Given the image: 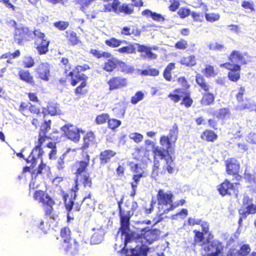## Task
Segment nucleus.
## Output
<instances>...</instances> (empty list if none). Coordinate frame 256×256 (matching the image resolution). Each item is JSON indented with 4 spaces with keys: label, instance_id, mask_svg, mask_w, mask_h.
Instances as JSON below:
<instances>
[{
    "label": "nucleus",
    "instance_id": "1a4fd4ad",
    "mask_svg": "<svg viewBox=\"0 0 256 256\" xmlns=\"http://www.w3.org/2000/svg\"><path fill=\"white\" fill-rule=\"evenodd\" d=\"M168 98L174 103L181 100L180 105L186 108H190L194 104L191 92L190 91H183L180 88H175L173 93L168 95Z\"/></svg>",
    "mask_w": 256,
    "mask_h": 256
},
{
    "label": "nucleus",
    "instance_id": "393cba45",
    "mask_svg": "<svg viewBox=\"0 0 256 256\" xmlns=\"http://www.w3.org/2000/svg\"><path fill=\"white\" fill-rule=\"evenodd\" d=\"M221 243L212 242L210 244L206 245L202 248L204 254L202 256H219L222 248L220 247Z\"/></svg>",
    "mask_w": 256,
    "mask_h": 256
},
{
    "label": "nucleus",
    "instance_id": "4468645a",
    "mask_svg": "<svg viewBox=\"0 0 256 256\" xmlns=\"http://www.w3.org/2000/svg\"><path fill=\"white\" fill-rule=\"evenodd\" d=\"M81 156L83 157V159L76 160L72 165L75 176H78L86 173L90 165V157L88 152H82Z\"/></svg>",
    "mask_w": 256,
    "mask_h": 256
},
{
    "label": "nucleus",
    "instance_id": "864d4df0",
    "mask_svg": "<svg viewBox=\"0 0 256 256\" xmlns=\"http://www.w3.org/2000/svg\"><path fill=\"white\" fill-rule=\"evenodd\" d=\"M140 74L144 76H156L159 74L160 71L157 68L148 67V69L142 70L140 72Z\"/></svg>",
    "mask_w": 256,
    "mask_h": 256
},
{
    "label": "nucleus",
    "instance_id": "5701e85b",
    "mask_svg": "<svg viewBox=\"0 0 256 256\" xmlns=\"http://www.w3.org/2000/svg\"><path fill=\"white\" fill-rule=\"evenodd\" d=\"M98 142L94 132L92 131H88L83 136L82 144L79 150H82V152H85L84 151L89 148L96 146Z\"/></svg>",
    "mask_w": 256,
    "mask_h": 256
},
{
    "label": "nucleus",
    "instance_id": "ddd939ff",
    "mask_svg": "<svg viewBox=\"0 0 256 256\" xmlns=\"http://www.w3.org/2000/svg\"><path fill=\"white\" fill-rule=\"evenodd\" d=\"M33 31L26 26L15 27L14 40L19 46H24V43L32 39Z\"/></svg>",
    "mask_w": 256,
    "mask_h": 256
},
{
    "label": "nucleus",
    "instance_id": "7ed1b4c3",
    "mask_svg": "<svg viewBox=\"0 0 256 256\" xmlns=\"http://www.w3.org/2000/svg\"><path fill=\"white\" fill-rule=\"evenodd\" d=\"M90 68V66L87 64L77 65L67 75V76L70 78L68 80L72 86H75L79 82H81L74 90L75 95L78 98L86 95L88 92V76L80 72Z\"/></svg>",
    "mask_w": 256,
    "mask_h": 256
},
{
    "label": "nucleus",
    "instance_id": "de8ad7c7",
    "mask_svg": "<svg viewBox=\"0 0 256 256\" xmlns=\"http://www.w3.org/2000/svg\"><path fill=\"white\" fill-rule=\"evenodd\" d=\"M202 232L204 234H208V237L206 239V242L209 243L210 239L213 238V235L210 232V224L207 222H202L200 224Z\"/></svg>",
    "mask_w": 256,
    "mask_h": 256
},
{
    "label": "nucleus",
    "instance_id": "a211bd4d",
    "mask_svg": "<svg viewBox=\"0 0 256 256\" xmlns=\"http://www.w3.org/2000/svg\"><path fill=\"white\" fill-rule=\"evenodd\" d=\"M228 62L234 64L242 65L246 64L248 61V56L246 52L242 53L240 50H233L228 55Z\"/></svg>",
    "mask_w": 256,
    "mask_h": 256
},
{
    "label": "nucleus",
    "instance_id": "6e6d98bb",
    "mask_svg": "<svg viewBox=\"0 0 256 256\" xmlns=\"http://www.w3.org/2000/svg\"><path fill=\"white\" fill-rule=\"evenodd\" d=\"M22 63L24 68H30L35 64L34 58L32 56H25Z\"/></svg>",
    "mask_w": 256,
    "mask_h": 256
},
{
    "label": "nucleus",
    "instance_id": "6ab92c4d",
    "mask_svg": "<svg viewBox=\"0 0 256 256\" xmlns=\"http://www.w3.org/2000/svg\"><path fill=\"white\" fill-rule=\"evenodd\" d=\"M108 90L112 91L126 88L128 85V79L121 76H112L108 80Z\"/></svg>",
    "mask_w": 256,
    "mask_h": 256
},
{
    "label": "nucleus",
    "instance_id": "bb28decb",
    "mask_svg": "<svg viewBox=\"0 0 256 256\" xmlns=\"http://www.w3.org/2000/svg\"><path fill=\"white\" fill-rule=\"evenodd\" d=\"M18 76L20 80L32 86L36 85L34 78L30 70L24 69L21 68H18Z\"/></svg>",
    "mask_w": 256,
    "mask_h": 256
},
{
    "label": "nucleus",
    "instance_id": "603ef678",
    "mask_svg": "<svg viewBox=\"0 0 256 256\" xmlns=\"http://www.w3.org/2000/svg\"><path fill=\"white\" fill-rule=\"evenodd\" d=\"M121 124L122 122L120 120L114 118H109L108 121V128L112 130H115Z\"/></svg>",
    "mask_w": 256,
    "mask_h": 256
},
{
    "label": "nucleus",
    "instance_id": "4d7b16f0",
    "mask_svg": "<svg viewBox=\"0 0 256 256\" xmlns=\"http://www.w3.org/2000/svg\"><path fill=\"white\" fill-rule=\"evenodd\" d=\"M144 176H145V174L143 171L140 173L134 174L132 177L133 181L130 182L131 186L138 187L140 178Z\"/></svg>",
    "mask_w": 256,
    "mask_h": 256
},
{
    "label": "nucleus",
    "instance_id": "4c0bfd02",
    "mask_svg": "<svg viewBox=\"0 0 256 256\" xmlns=\"http://www.w3.org/2000/svg\"><path fill=\"white\" fill-rule=\"evenodd\" d=\"M193 233L194 234L193 246H203L206 243L204 232L197 230H194Z\"/></svg>",
    "mask_w": 256,
    "mask_h": 256
},
{
    "label": "nucleus",
    "instance_id": "09e8293b",
    "mask_svg": "<svg viewBox=\"0 0 256 256\" xmlns=\"http://www.w3.org/2000/svg\"><path fill=\"white\" fill-rule=\"evenodd\" d=\"M177 82L178 85L182 88L183 91H190V84H189L188 80L184 76H181L177 78Z\"/></svg>",
    "mask_w": 256,
    "mask_h": 256
},
{
    "label": "nucleus",
    "instance_id": "5fc2aeb1",
    "mask_svg": "<svg viewBox=\"0 0 256 256\" xmlns=\"http://www.w3.org/2000/svg\"><path fill=\"white\" fill-rule=\"evenodd\" d=\"M241 6L244 9L248 10L250 12H254L256 10L254 2L252 0H243L242 2Z\"/></svg>",
    "mask_w": 256,
    "mask_h": 256
},
{
    "label": "nucleus",
    "instance_id": "338daca9",
    "mask_svg": "<svg viewBox=\"0 0 256 256\" xmlns=\"http://www.w3.org/2000/svg\"><path fill=\"white\" fill-rule=\"evenodd\" d=\"M205 18L207 21L214 22L220 19V16L218 14L208 13L205 14Z\"/></svg>",
    "mask_w": 256,
    "mask_h": 256
},
{
    "label": "nucleus",
    "instance_id": "2eb2a0df",
    "mask_svg": "<svg viewBox=\"0 0 256 256\" xmlns=\"http://www.w3.org/2000/svg\"><path fill=\"white\" fill-rule=\"evenodd\" d=\"M220 66V68H224L228 70V77L230 81L237 82L240 79L241 70L240 64L225 62L221 64Z\"/></svg>",
    "mask_w": 256,
    "mask_h": 256
},
{
    "label": "nucleus",
    "instance_id": "c85d7f7f",
    "mask_svg": "<svg viewBox=\"0 0 256 256\" xmlns=\"http://www.w3.org/2000/svg\"><path fill=\"white\" fill-rule=\"evenodd\" d=\"M115 151L112 150H106L100 152L99 155L100 164L104 165L109 162L112 158L116 155Z\"/></svg>",
    "mask_w": 256,
    "mask_h": 256
},
{
    "label": "nucleus",
    "instance_id": "6e6552de",
    "mask_svg": "<svg viewBox=\"0 0 256 256\" xmlns=\"http://www.w3.org/2000/svg\"><path fill=\"white\" fill-rule=\"evenodd\" d=\"M127 46H122L117 50V52L122 54H135L136 52V47L138 48V52L140 53L144 52V57L150 59H156L157 55L152 52V48L150 46L141 44L138 43H131L127 41L124 43Z\"/></svg>",
    "mask_w": 256,
    "mask_h": 256
},
{
    "label": "nucleus",
    "instance_id": "774afa93",
    "mask_svg": "<svg viewBox=\"0 0 256 256\" xmlns=\"http://www.w3.org/2000/svg\"><path fill=\"white\" fill-rule=\"evenodd\" d=\"M209 48L211 50L219 52H221L226 49V48L224 44H219L218 42L210 44Z\"/></svg>",
    "mask_w": 256,
    "mask_h": 256
},
{
    "label": "nucleus",
    "instance_id": "9b49d317",
    "mask_svg": "<svg viewBox=\"0 0 256 256\" xmlns=\"http://www.w3.org/2000/svg\"><path fill=\"white\" fill-rule=\"evenodd\" d=\"M34 44L36 46V50L40 55L46 54L48 52L50 40L46 38V34L40 28L34 29Z\"/></svg>",
    "mask_w": 256,
    "mask_h": 256
},
{
    "label": "nucleus",
    "instance_id": "c9c22d12",
    "mask_svg": "<svg viewBox=\"0 0 256 256\" xmlns=\"http://www.w3.org/2000/svg\"><path fill=\"white\" fill-rule=\"evenodd\" d=\"M154 159L155 160L156 159L160 158V160L166 159V157H168V154H170V152H168L166 150L158 146H156L155 148L152 150Z\"/></svg>",
    "mask_w": 256,
    "mask_h": 256
},
{
    "label": "nucleus",
    "instance_id": "f03ea898",
    "mask_svg": "<svg viewBox=\"0 0 256 256\" xmlns=\"http://www.w3.org/2000/svg\"><path fill=\"white\" fill-rule=\"evenodd\" d=\"M52 120H44L40 126L38 133V140L36 141L35 146L32 150L30 154L26 158V161L27 163L30 164V166H25L22 172H26L30 171V168H34L37 164V160L42 158L44 151L42 148L43 144L48 140L50 138V136L47 135L48 132L51 128Z\"/></svg>",
    "mask_w": 256,
    "mask_h": 256
},
{
    "label": "nucleus",
    "instance_id": "4be33fe9",
    "mask_svg": "<svg viewBox=\"0 0 256 256\" xmlns=\"http://www.w3.org/2000/svg\"><path fill=\"white\" fill-rule=\"evenodd\" d=\"M238 184V183H231L228 179H226L218 186L217 190L222 196H231L236 193L237 190L234 185Z\"/></svg>",
    "mask_w": 256,
    "mask_h": 256
},
{
    "label": "nucleus",
    "instance_id": "8fccbe9b",
    "mask_svg": "<svg viewBox=\"0 0 256 256\" xmlns=\"http://www.w3.org/2000/svg\"><path fill=\"white\" fill-rule=\"evenodd\" d=\"M250 250L251 248L248 244H244L240 246L236 252L238 256H247L250 253Z\"/></svg>",
    "mask_w": 256,
    "mask_h": 256
},
{
    "label": "nucleus",
    "instance_id": "052dcab7",
    "mask_svg": "<svg viewBox=\"0 0 256 256\" xmlns=\"http://www.w3.org/2000/svg\"><path fill=\"white\" fill-rule=\"evenodd\" d=\"M144 98V93L141 91H138L132 97L130 102L132 104H136L140 101L142 100Z\"/></svg>",
    "mask_w": 256,
    "mask_h": 256
},
{
    "label": "nucleus",
    "instance_id": "a19ab883",
    "mask_svg": "<svg viewBox=\"0 0 256 256\" xmlns=\"http://www.w3.org/2000/svg\"><path fill=\"white\" fill-rule=\"evenodd\" d=\"M104 234V229H97L91 237V242L94 244H100L102 240Z\"/></svg>",
    "mask_w": 256,
    "mask_h": 256
},
{
    "label": "nucleus",
    "instance_id": "e433bc0d",
    "mask_svg": "<svg viewBox=\"0 0 256 256\" xmlns=\"http://www.w3.org/2000/svg\"><path fill=\"white\" fill-rule=\"evenodd\" d=\"M118 68L120 72L124 74H132L134 71L133 66L128 65L126 62L121 60L118 59L116 68Z\"/></svg>",
    "mask_w": 256,
    "mask_h": 256
},
{
    "label": "nucleus",
    "instance_id": "69168bd1",
    "mask_svg": "<svg viewBox=\"0 0 256 256\" xmlns=\"http://www.w3.org/2000/svg\"><path fill=\"white\" fill-rule=\"evenodd\" d=\"M191 12L190 8L182 7L178 11V14L181 18H184L188 16H190Z\"/></svg>",
    "mask_w": 256,
    "mask_h": 256
},
{
    "label": "nucleus",
    "instance_id": "f257e3e1",
    "mask_svg": "<svg viewBox=\"0 0 256 256\" xmlns=\"http://www.w3.org/2000/svg\"><path fill=\"white\" fill-rule=\"evenodd\" d=\"M18 110L24 116H32L31 123L36 128L40 124V118L42 115L44 118L48 114L54 116L58 114L57 104L54 102H49L46 108H41L30 102H20Z\"/></svg>",
    "mask_w": 256,
    "mask_h": 256
},
{
    "label": "nucleus",
    "instance_id": "9d476101",
    "mask_svg": "<svg viewBox=\"0 0 256 256\" xmlns=\"http://www.w3.org/2000/svg\"><path fill=\"white\" fill-rule=\"evenodd\" d=\"M178 126L174 124L172 128L170 130L168 136H162L160 138V144L166 148L168 152L172 153L174 151L176 142L178 140Z\"/></svg>",
    "mask_w": 256,
    "mask_h": 256
},
{
    "label": "nucleus",
    "instance_id": "3c124183",
    "mask_svg": "<svg viewBox=\"0 0 256 256\" xmlns=\"http://www.w3.org/2000/svg\"><path fill=\"white\" fill-rule=\"evenodd\" d=\"M110 118L109 114L107 113H104L100 114L98 115L95 118V122L96 124L100 125L103 124L106 122Z\"/></svg>",
    "mask_w": 256,
    "mask_h": 256
},
{
    "label": "nucleus",
    "instance_id": "79ce46f5",
    "mask_svg": "<svg viewBox=\"0 0 256 256\" xmlns=\"http://www.w3.org/2000/svg\"><path fill=\"white\" fill-rule=\"evenodd\" d=\"M202 72L206 78L214 77L218 74L214 66L210 64H206Z\"/></svg>",
    "mask_w": 256,
    "mask_h": 256
},
{
    "label": "nucleus",
    "instance_id": "f8f14e48",
    "mask_svg": "<svg viewBox=\"0 0 256 256\" xmlns=\"http://www.w3.org/2000/svg\"><path fill=\"white\" fill-rule=\"evenodd\" d=\"M242 206L245 208L238 210L239 218L238 224L240 226L242 224L244 220H246L248 215L256 214V204L253 203L252 198L248 196H244L242 200Z\"/></svg>",
    "mask_w": 256,
    "mask_h": 256
},
{
    "label": "nucleus",
    "instance_id": "0eeeda50",
    "mask_svg": "<svg viewBox=\"0 0 256 256\" xmlns=\"http://www.w3.org/2000/svg\"><path fill=\"white\" fill-rule=\"evenodd\" d=\"M34 200L42 204L45 218H50L56 220L58 217L54 214V206L56 203L54 200L45 190H38L33 194Z\"/></svg>",
    "mask_w": 256,
    "mask_h": 256
},
{
    "label": "nucleus",
    "instance_id": "a878e982",
    "mask_svg": "<svg viewBox=\"0 0 256 256\" xmlns=\"http://www.w3.org/2000/svg\"><path fill=\"white\" fill-rule=\"evenodd\" d=\"M96 0H75L76 4L80 6V10L85 14L87 19L91 20L96 18V12L93 10L90 14L88 12V8L92 2Z\"/></svg>",
    "mask_w": 256,
    "mask_h": 256
},
{
    "label": "nucleus",
    "instance_id": "dca6fc26",
    "mask_svg": "<svg viewBox=\"0 0 256 256\" xmlns=\"http://www.w3.org/2000/svg\"><path fill=\"white\" fill-rule=\"evenodd\" d=\"M124 197L122 196L120 200L118 202V209L119 210V216L120 218V226L119 228V232L122 230L125 232L126 230H128L129 225H130V219L131 214L130 211L125 212L122 208V204L123 203Z\"/></svg>",
    "mask_w": 256,
    "mask_h": 256
},
{
    "label": "nucleus",
    "instance_id": "cd10ccee",
    "mask_svg": "<svg viewBox=\"0 0 256 256\" xmlns=\"http://www.w3.org/2000/svg\"><path fill=\"white\" fill-rule=\"evenodd\" d=\"M76 179L84 188L90 189L92 187V178L89 173H84L78 176H75Z\"/></svg>",
    "mask_w": 256,
    "mask_h": 256
},
{
    "label": "nucleus",
    "instance_id": "f704fd0d",
    "mask_svg": "<svg viewBox=\"0 0 256 256\" xmlns=\"http://www.w3.org/2000/svg\"><path fill=\"white\" fill-rule=\"evenodd\" d=\"M214 100L215 96L214 94L209 92H204L202 94L200 104L202 106H209L214 104Z\"/></svg>",
    "mask_w": 256,
    "mask_h": 256
},
{
    "label": "nucleus",
    "instance_id": "bf43d9fd",
    "mask_svg": "<svg viewBox=\"0 0 256 256\" xmlns=\"http://www.w3.org/2000/svg\"><path fill=\"white\" fill-rule=\"evenodd\" d=\"M69 25L68 22L63 20L58 21L54 23V26L60 30H66Z\"/></svg>",
    "mask_w": 256,
    "mask_h": 256
},
{
    "label": "nucleus",
    "instance_id": "49530a36",
    "mask_svg": "<svg viewBox=\"0 0 256 256\" xmlns=\"http://www.w3.org/2000/svg\"><path fill=\"white\" fill-rule=\"evenodd\" d=\"M230 114V112L228 108H222L218 110V112L216 114V116L218 120H224L228 118Z\"/></svg>",
    "mask_w": 256,
    "mask_h": 256
},
{
    "label": "nucleus",
    "instance_id": "b1692460",
    "mask_svg": "<svg viewBox=\"0 0 256 256\" xmlns=\"http://www.w3.org/2000/svg\"><path fill=\"white\" fill-rule=\"evenodd\" d=\"M173 195L171 192H166L164 190L160 189L156 194V200L159 206H170L172 203Z\"/></svg>",
    "mask_w": 256,
    "mask_h": 256
},
{
    "label": "nucleus",
    "instance_id": "72a5a7b5",
    "mask_svg": "<svg viewBox=\"0 0 256 256\" xmlns=\"http://www.w3.org/2000/svg\"><path fill=\"white\" fill-rule=\"evenodd\" d=\"M118 58L113 56L109 58L102 66V69L106 72H112L116 68Z\"/></svg>",
    "mask_w": 256,
    "mask_h": 256
},
{
    "label": "nucleus",
    "instance_id": "aec40b11",
    "mask_svg": "<svg viewBox=\"0 0 256 256\" xmlns=\"http://www.w3.org/2000/svg\"><path fill=\"white\" fill-rule=\"evenodd\" d=\"M34 72L38 78L41 80L45 82L50 80V66L48 62H40L35 68Z\"/></svg>",
    "mask_w": 256,
    "mask_h": 256
},
{
    "label": "nucleus",
    "instance_id": "c756f323",
    "mask_svg": "<svg viewBox=\"0 0 256 256\" xmlns=\"http://www.w3.org/2000/svg\"><path fill=\"white\" fill-rule=\"evenodd\" d=\"M179 62L182 66L188 68L196 66L197 64L196 57L194 54L182 57Z\"/></svg>",
    "mask_w": 256,
    "mask_h": 256
},
{
    "label": "nucleus",
    "instance_id": "7c9ffc66",
    "mask_svg": "<svg viewBox=\"0 0 256 256\" xmlns=\"http://www.w3.org/2000/svg\"><path fill=\"white\" fill-rule=\"evenodd\" d=\"M196 82L200 90L204 92H210L212 89V86L209 84L208 82L206 80L204 76L198 74L196 76Z\"/></svg>",
    "mask_w": 256,
    "mask_h": 256
},
{
    "label": "nucleus",
    "instance_id": "a18cd8bd",
    "mask_svg": "<svg viewBox=\"0 0 256 256\" xmlns=\"http://www.w3.org/2000/svg\"><path fill=\"white\" fill-rule=\"evenodd\" d=\"M90 53L94 57L97 58H100L102 57L108 58L112 56V54L108 52H101L94 48H91L90 50Z\"/></svg>",
    "mask_w": 256,
    "mask_h": 256
},
{
    "label": "nucleus",
    "instance_id": "680f3d73",
    "mask_svg": "<svg viewBox=\"0 0 256 256\" xmlns=\"http://www.w3.org/2000/svg\"><path fill=\"white\" fill-rule=\"evenodd\" d=\"M185 200L184 199H182L178 201L175 204L172 203V204H171V206H170L168 208L165 209L161 214H168L169 212L174 210L176 207L180 206H183L185 204Z\"/></svg>",
    "mask_w": 256,
    "mask_h": 256
},
{
    "label": "nucleus",
    "instance_id": "423d86ee",
    "mask_svg": "<svg viewBox=\"0 0 256 256\" xmlns=\"http://www.w3.org/2000/svg\"><path fill=\"white\" fill-rule=\"evenodd\" d=\"M92 194L89 192L88 196H86L82 200L81 203L74 202L76 194H74L73 198H69L68 194H64L63 196L64 208L66 210V216L68 222L74 218V212H78L80 210L81 205L83 204L86 208H92L94 206V202L92 198Z\"/></svg>",
    "mask_w": 256,
    "mask_h": 256
},
{
    "label": "nucleus",
    "instance_id": "13d9d810",
    "mask_svg": "<svg viewBox=\"0 0 256 256\" xmlns=\"http://www.w3.org/2000/svg\"><path fill=\"white\" fill-rule=\"evenodd\" d=\"M60 64L64 68V73H67L71 69L72 65L67 58H62Z\"/></svg>",
    "mask_w": 256,
    "mask_h": 256
},
{
    "label": "nucleus",
    "instance_id": "20e7f679",
    "mask_svg": "<svg viewBox=\"0 0 256 256\" xmlns=\"http://www.w3.org/2000/svg\"><path fill=\"white\" fill-rule=\"evenodd\" d=\"M120 232L122 236H124L125 244L135 241L144 244H150L159 238L160 231L156 228L152 230L146 228H142L140 233H136L130 231V225H129L128 230H126L125 232L122 230Z\"/></svg>",
    "mask_w": 256,
    "mask_h": 256
},
{
    "label": "nucleus",
    "instance_id": "412c9836",
    "mask_svg": "<svg viewBox=\"0 0 256 256\" xmlns=\"http://www.w3.org/2000/svg\"><path fill=\"white\" fill-rule=\"evenodd\" d=\"M226 172L228 175L234 176L237 180L241 176L238 174L240 164L238 160L234 158H228L226 162Z\"/></svg>",
    "mask_w": 256,
    "mask_h": 256
},
{
    "label": "nucleus",
    "instance_id": "f3484780",
    "mask_svg": "<svg viewBox=\"0 0 256 256\" xmlns=\"http://www.w3.org/2000/svg\"><path fill=\"white\" fill-rule=\"evenodd\" d=\"M65 136L70 140L78 142L80 138V130L76 126L71 124H66L61 128Z\"/></svg>",
    "mask_w": 256,
    "mask_h": 256
},
{
    "label": "nucleus",
    "instance_id": "58836bf2",
    "mask_svg": "<svg viewBox=\"0 0 256 256\" xmlns=\"http://www.w3.org/2000/svg\"><path fill=\"white\" fill-rule=\"evenodd\" d=\"M176 68L174 62H170L164 70L162 76L168 82H172V72Z\"/></svg>",
    "mask_w": 256,
    "mask_h": 256
},
{
    "label": "nucleus",
    "instance_id": "473e14b6",
    "mask_svg": "<svg viewBox=\"0 0 256 256\" xmlns=\"http://www.w3.org/2000/svg\"><path fill=\"white\" fill-rule=\"evenodd\" d=\"M65 37L69 45L74 46L80 42L76 33L72 30H66L65 32Z\"/></svg>",
    "mask_w": 256,
    "mask_h": 256
},
{
    "label": "nucleus",
    "instance_id": "0e129e2a",
    "mask_svg": "<svg viewBox=\"0 0 256 256\" xmlns=\"http://www.w3.org/2000/svg\"><path fill=\"white\" fill-rule=\"evenodd\" d=\"M166 170H168L169 174H172L174 171V160L172 158V156L170 154H168V157L166 158Z\"/></svg>",
    "mask_w": 256,
    "mask_h": 256
},
{
    "label": "nucleus",
    "instance_id": "c03bdc74",
    "mask_svg": "<svg viewBox=\"0 0 256 256\" xmlns=\"http://www.w3.org/2000/svg\"><path fill=\"white\" fill-rule=\"evenodd\" d=\"M150 150L144 146L138 147L135 148V152L137 154L139 158H148L150 155Z\"/></svg>",
    "mask_w": 256,
    "mask_h": 256
},
{
    "label": "nucleus",
    "instance_id": "ea45409f",
    "mask_svg": "<svg viewBox=\"0 0 256 256\" xmlns=\"http://www.w3.org/2000/svg\"><path fill=\"white\" fill-rule=\"evenodd\" d=\"M142 14L146 18H152L156 22H163L164 20V17L160 14L151 11L148 9L145 10L142 12Z\"/></svg>",
    "mask_w": 256,
    "mask_h": 256
},
{
    "label": "nucleus",
    "instance_id": "2f4dec72",
    "mask_svg": "<svg viewBox=\"0 0 256 256\" xmlns=\"http://www.w3.org/2000/svg\"><path fill=\"white\" fill-rule=\"evenodd\" d=\"M200 137L204 141L213 142L218 139V136L213 130L207 129L202 132Z\"/></svg>",
    "mask_w": 256,
    "mask_h": 256
},
{
    "label": "nucleus",
    "instance_id": "37998d69",
    "mask_svg": "<svg viewBox=\"0 0 256 256\" xmlns=\"http://www.w3.org/2000/svg\"><path fill=\"white\" fill-rule=\"evenodd\" d=\"M106 46L111 48H118L122 43H127L126 40H121L115 38H111L105 40Z\"/></svg>",
    "mask_w": 256,
    "mask_h": 256
},
{
    "label": "nucleus",
    "instance_id": "e2e57ef3",
    "mask_svg": "<svg viewBox=\"0 0 256 256\" xmlns=\"http://www.w3.org/2000/svg\"><path fill=\"white\" fill-rule=\"evenodd\" d=\"M188 42L184 39L181 38L174 44V48L178 50H184L188 47Z\"/></svg>",
    "mask_w": 256,
    "mask_h": 256
},
{
    "label": "nucleus",
    "instance_id": "39448f33",
    "mask_svg": "<svg viewBox=\"0 0 256 256\" xmlns=\"http://www.w3.org/2000/svg\"><path fill=\"white\" fill-rule=\"evenodd\" d=\"M71 234L72 232L68 226H64L60 230V236L64 242L66 244L64 250L72 255L84 254L88 249V244L80 235L74 238L73 244H70L72 240Z\"/></svg>",
    "mask_w": 256,
    "mask_h": 256
}]
</instances>
